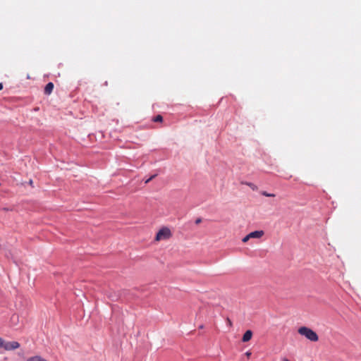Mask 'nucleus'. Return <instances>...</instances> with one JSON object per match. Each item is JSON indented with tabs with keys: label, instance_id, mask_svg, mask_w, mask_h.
I'll list each match as a JSON object with an SVG mask.
<instances>
[{
	"label": "nucleus",
	"instance_id": "obj_1",
	"mask_svg": "<svg viewBox=\"0 0 361 361\" xmlns=\"http://www.w3.org/2000/svg\"><path fill=\"white\" fill-rule=\"evenodd\" d=\"M298 331L300 335L305 336L310 341L317 342L319 340V336L317 333L308 327L301 326L298 329Z\"/></svg>",
	"mask_w": 361,
	"mask_h": 361
},
{
	"label": "nucleus",
	"instance_id": "obj_2",
	"mask_svg": "<svg viewBox=\"0 0 361 361\" xmlns=\"http://www.w3.org/2000/svg\"><path fill=\"white\" fill-rule=\"evenodd\" d=\"M172 236L171 231L168 227H162L159 231L157 232L156 236H155V241H161V240H169Z\"/></svg>",
	"mask_w": 361,
	"mask_h": 361
},
{
	"label": "nucleus",
	"instance_id": "obj_3",
	"mask_svg": "<svg viewBox=\"0 0 361 361\" xmlns=\"http://www.w3.org/2000/svg\"><path fill=\"white\" fill-rule=\"evenodd\" d=\"M20 343L17 341H3L2 348L5 350H14L20 347Z\"/></svg>",
	"mask_w": 361,
	"mask_h": 361
},
{
	"label": "nucleus",
	"instance_id": "obj_4",
	"mask_svg": "<svg viewBox=\"0 0 361 361\" xmlns=\"http://www.w3.org/2000/svg\"><path fill=\"white\" fill-rule=\"evenodd\" d=\"M250 238H260L264 235L263 231H255L250 233L249 234Z\"/></svg>",
	"mask_w": 361,
	"mask_h": 361
},
{
	"label": "nucleus",
	"instance_id": "obj_5",
	"mask_svg": "<svg viewBox=\"0 0 361 361\" xmlns=\"http://www.w3.org/2000/svg\"><path fill=\"white\" fill-rule=\"evenodd\" d=\"M53 90L54 84L50 82L46 85L44 92L45 94L49 95L52 92Z\"/></svg>",
	"mask_w": 361,
	"mask_h": 361
},
{
	"label": "nucleus",
	"instance_id": "obj_6",
	"mask_svg": "<svg viewBox=\"0 0 361 361\" xmlns=\"http://www.w3.org/2000/svg\"><path fill=\"white\" fill-rule=\"evenodd\" d=\"M252 331L250 330H247L245 331V333L243 334V338H242V341L243 342H247L249 341L251 338H252Z\"/></svg>",
	"mask_w": 361,
	"mask_h": 361
},
{
	"label": "nucleus",
	"instance_id": "obj_7",
	"mask_svg": "<svg viewBox=\"0 0 361 361\" xmlns=\"http://www.w3.org/2000/svg\"><path fill=\"white\" fill-rule=\"evenodd\" d=\"M27 361H47L40 356H34L27 359Z\"/></svg>",
	"mask_w": 361,
	"mask_h": 361
},
{
	"label": "nucleus",
	"instance_id": "obj_8",
	"mask_svg": "<svg viewBox=\"0 0 361 361\" xmlns=\"http://www.w3.org/2000/svg\"><path fill=\"white\" fill-rule=\"evenodd\" d=\"M152 120L154 122H162L163 117L161 115H157V116L154 117Z\"/></svg>",
	"mask_w": 361,
	"mask_h": 361
},
{
	"label": "nucleus",
	"instance_id": "obj_9",
	"mask_svg": "<svg viewBox=\"0 0 361 361\" xmlns=\"http://www.w3.org/2000/svg\"><path fill=\"white\" fill-rule=\"evenodd\" d=\"M261 194L265 197H275V194H273V193H268L266 191H262L261 192Z\"/></svg>",
	"mask_w": 361,
	"mask_h": 361
},
{
	"label": "nucleus",
	"instance_id": "obj_10",
	"mask_svg": "<svg viewBox=\"0 0 361 361\" xmlns=\"http://www.w3.org/2000/svg\"><path fill=\"white\" fill-rule=\"evenodd\" d=\"M246 185L250 186L253 190H255L257 189V187L252 183H247Z\"/></svg>",
	"mask_w": 361,
	"mask_h": 361
},
{
	"label": "nucleus",
	"instance_id": "obj_11",
	"mask_svg": "<svg viewBox=\"0 0 361 361\" xmlns=\"http://www.w3.org/2000/svg\"><path fill=\"white\" fill-rule=\"evenodd\" d=\"M250 237H249V235H247L246 236H245L243 239H242V241L243 243H247L249 240H250Z\"/></svg>",
	"mask_w": 361,
	"mask_h": 361
},
{
	"label": "nucleus",
	"instance_id": "obj_12",
	"mask_svg": "<svg viewBox=\"0 0 361 361\" xmlns=\"http://www.w3.org/2000/svg\"><path fill=\"white\" fill-rule=\"evenodd\" d=\"M157 175H153L150 178H149L147 180H145V183H149L153 178L156 177Z\"/></svg>",
	"mask_w": 361,
	"mask_h": 361
},
{
	"label": "nucleus",
	"instance_id": "obj_13",
	"mask_svg": "<svg viewBox=\"0 0 361 361\" xmlns=\"http://www.w3.org/2000/svg\"><path fill=\"white\" fill-rule=\"evenodd\" d=\"M245 355L249 357L251 355V353L250 351H247L245 353Z\"/></svg>",
	"mask_w": 361,
	"mask_h": 361
},
{
	"label": "nucleus",
	"instance_id": "obj_14",
	"mask_svg": "<svg viewBox=\"0 0 361 361\" xmlns=\"http://www.w3.org/2000/svg\"><path fill=\"white\" fill-rule=\"evenodd\" d=\"M29 185H30V186H32V187H34V185H33V180H30V181H29Z\"/></svg>",
	"mask_w": 361,
	"mask_h": 361
},
{
	"label": "nucleus",
	"instance_id": "obj_15",
	"mask_svg": "<svg viewBox=\"0 0 361 361\" xmlns=\"http://www.w3.org/2000/svg\"><path fill=\"white\" fill-rule=\"evenodd\" d=\"M201 221H202V220H201V219H196V221H195V224H200V223L201 222Z\"/></svg>",
	"mask_w": 361,
	"mask_h": 361
},
{
	"label": "nucleus",
	"instance_id": "obj_16",
	"mask_svg": "<svg viewBox=\"0 0 361 361\" xmlns=\"http://www.w3.org/2000/svg\"><path fill=\"white\" fill-rule=\"evenodd\" d=\"M3 341H4V339L0 337V347L1 348H2Z\"/></svg>",
	"mask_w": 361,
	"mask_h": 361
},
{
	"label": "nucleus",
	"instance_id": "obj_17",
	"mask_svg": "<svg viewBox=\"0 0 361 361\" xmlns=\"http://www.w3.org/2000/svg\"><path fill=\"white\" fill-rule=\"evenodd\" d=\"M227 321H228V324H229L231 326V321L228 318L227 319Z\"/></svg>",
	"mask_w": 361,
	"mask_h": 361
},
{
	"label": "nucleus",
	"instance_id": "obj_18",
	"mask_svg": "<svg viewBox=\"0 0 361 361\" xmlns=\"http://www.w3.org/2000/svg\"><path fill=\"white\" fill-rule=\"evenodd\" d=\"M3 89V85L2 83L0 82V90H1Z\"/></svg>",
	"mask_w": 361,
	"mask_h": 361
}]
</instances>
